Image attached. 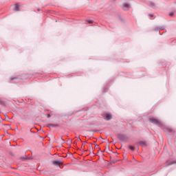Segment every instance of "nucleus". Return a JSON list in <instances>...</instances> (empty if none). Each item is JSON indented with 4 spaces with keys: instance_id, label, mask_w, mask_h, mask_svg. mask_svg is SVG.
Here are the masks:
<instances>
[{
    "instance_id": "1",
    "label": "nucleus",
    "mask_w": 176,
    "mask_h": 176,
    "mask_svg": "<svg viewBox=\"0 0 176 176\" xmlns=\"http://www.w3.org/2000/svg\"><path fill=\"white\" fill-rule=\"evenodd\" d=\"M150 122L151 123H154V124H157V126H160V121H159L153 118H150Z\"/></svg>"
},
{
    "instance_id": "2",
    "label": "nucleus",
    "mask_w": 176,
    "mask_h": 176,
    "mask_svg": "<svg viewBox=\"0 0 176 176\" xmlns=\"http://www.w3.org/2000/svg\"><path fill=\"white\" fill-rule=\"evenodd\" d=\"M105 119L106 120H111V119H112V115H111L110 113H107L105 115Z\"/></svg>"
},
{
    "instance_id": "3",
    "label": "nucleus",
    "mask_w": 176,
    "mask_h": 176,
    "mask_svg": "<svg viewBox=\"0 0 176 176\" xmlns=\"http://www.w3.org/2000/svg\"><path fill=\"white\" fill-rule=\"evenodd\" d=\"M61 162L60 161H53V164H54L55 166H60V164Z\"/></svg>"
},
{
    "instance_id": "4",
    "label": "nucleus",
    "mask_w": 176,
    "mask_h": 176,
    "mask_svg": "<svg viewBox=\"0 0 176 176\" xmlns=\"http://www.w3.org/2000/svg\"><path fill=\"white\" fill-rule=\"evenodd\" d=\"M19 4H15L14 5V10H16V12L19 11Z\"/></svg>"
},
{
    "instance_id": "5",
    "label": "nucleus",
    "mask_w": 176,
    "mask_h": 176,
    "mask_svg": "<svg viewBox=\"0 0 176 176\" xmlns=\"http://www.w3.org/2000/svg\"><path fill=\"white\" fill-rule=\"evenodd\" d=\"M129 149H131V151H134V146H130Z\"/></svg>"
},
{
    "instance_id": "6",
    "label": "nucleus",
    "mask_w": 176,
    "mask_h": 176,
    "mask_svg": "<svg viewBox=\"0 0 176 176\" xmlns=\"http://www.w3.org/2000/svg\"><path fill=\"white\" fill-rule=\"evenodd\" d=\"M124 8H129V4H124Z\"/></svg>"
}]
</instances>
